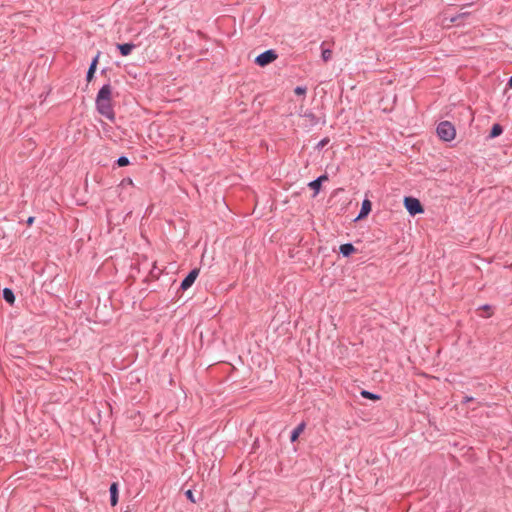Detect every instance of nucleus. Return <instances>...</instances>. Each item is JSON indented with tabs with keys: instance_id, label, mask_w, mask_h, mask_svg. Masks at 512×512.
<instances>
[{
	"instance_id": "nucleus-6",
	"label": "nucleus",
	"mask_w": 512,
	"mask_h": 512,
	"mask_svg": "<svg viewBox=\"0 0 512 512\" xmlns=\"http://www.w3.org/2000/svg\"><path fill=\"white\" fill-rule=\"evenodd\" d=\"M198 275H199V269H197V268L192 269L188 273V275L182 280V282L180 284V288L182 290H187L188 288H190L193 285V283L195 282Z\"/></svg>"
},
{
	"instance_id": "nucleus-20",
	"label": "nucleus",
	"mask_w": 512,
	"mask_h": 512,
	"mask_svg": "<svg viewBox=\"0 0 512 512\" xmlns=\"http://www.w3.org/2000/svg\"><path fill=\"white\" fill-rule=\"evenodd\" d=\"M294 92L296 95H304L306 93V87H303V86H297L295 89H294Z\"/></svg>"
},
{
	"instance_id": "nucleus-27",
	"label": "nucleus",
	"mask_w": 512,
	"mask_h": 512,
	"mask_svg": "<svg viewBox=\"0 0 512 512\" xmlns=\"http://www.w3.org/2000/svg\"><path fill=\"white\" fill-rule=\"evenodd\" d=\"M127 184H132V180L130 178L127 179Z\"/></svg>"
},
{
	"instance_id": "nucleus-9",
	"label": "nucleus",
	"mask_w": 512,
	"mask_h": 512,
	"mask_svg": "<svg viewBox=\"0 0 512 512\" xmlns=\"http://www.w3.org/2000/svg\"><path fill=\"white\" fill-rule=\"evenodd\" d=\"M135 47L133 43L117 44V48L122 56H128Z\"/></svg>"
},
{
	"instance_id": "nucleus-16",
	"label": "nucleus",
	"mask_w": 512,
	"mask_h": 512,
	"mask_svg": "<svg viewBox=\"0 0 512 512\" xmlns=\"http://www.w3.org/2000/svg\"><path fill=\"white\" fill-rule=\"evenodd\" d=\"M361 396L366 398V399H370V400H379L380 399V396L378 394H374L370 391H367V390H362L361 391Z\"/></svg>"
},
{
	"instance_id": "nucleus-2",
	"label": "nucleus",
	"mask_w": 512,
	"mask_h": 512,
	"mask_svg": "<svg viewBox=\"0 0 512 512\" xmlns=\"http://www.w3.org/2000/svg\"><path fill=\"white\" fill-rule=\"evenodd\" d=\"M471 17V13L468 11H461L460 13L454 16H448L445 14L442 19V25L444 27H451V25L455 24L456 26H462L465 24L466 19Z\"/></svg>"
},
{
	"instance_id": "nucleus-23",
	"label": "nucleus",
	"mask_w": 512,
	"mask_h": 512,
	"mask_svg": "<svg viewBox=\"0 0 512 512\" xmlns=\"http://www.w3.org/2000/svg\"><path fill=\"white\" fill-rule=\"evenodd\" d=\"M34 221H35V217L30 216V217H28V219L26 220V224H27L28 226H31V225L34 223Z\"/></svg>"
},
{
	"instance_id": "nucleus-12",
	"label": "nucleus",
	"mask_w": 512,
	"mask_h": 512,
	"mask_svg": "<svg viewBox=\"0 0 512 512\" xmlns=\"http://www.w3.org/2000/svg\"><path fill=\"white\" fill-rule=\"evenodd\" d=\"M95 71H96V56L92 57L90 66H89L87 74H86V80L88 82H90L93 79Z\"/></svg>"
},
{
	"instance_id": "nucleus-25",
	"label": "nucleus",
	"mask_w": 512,
	"mask_h": 512,
	"mask_svg": "<svg viewBox=\"0 0 512 512\" xmlns=\"http://www.w3.org/2000/svg\"><path fill=\"white\" fill-rule=\"evenodd\" d=\"M481 309H482V310L490 311V310H491V306H490V305H488V304H485V305L481 306Z\"/></svg>"
},
{
	"instance_id": "nucleus-17",
	"label": "nucleus",
	"mask_w": 512,
	"mask_h": 512,
	"mask_svg": "<svg viewBox=\"0 0 512 512\" xmlns=\"http://www.w3.org/2000/svg\"><path fill=\"white\" fill-rule=\"evenodd\" d=\"M304 426H305V424H304V423H301L300 425H298V426H297V427L292 431L291 436H290L291 441H295V440L298 438V436H299L300 432L303 430Z\"/></svg>"
},
{
	"instance_id": "nucleus-21",
	"label": "nucleus",
	"mask_w": 512,
	"mask_h": 512,
	"mask_svg": "<svg viewBox=\"0 0 512 512\" xmlns=\"http://www.w3.org/2000/svg\"><path fill=\"white\" fill-rule=\"evenodd\" d=\"M328 143H329V138H324L318 142L316 148L321 149V148L325 147Z\"/></svg>"
},
{
	"instance_id": "nucleus-22",
	"label": "nucleus",
	"mask_w": 512,
	"mask_h": 512,
	"mask_svg": "<svg viewBox=\"0 0 512 512\" xmlns=\"http://www.w3.org/2000/svg\"><path fill=\"white\" fill-rule=\"evenodd\" d=\"M185 495L186 497L192 502V503H195L196 500L194 499V495H193V492L191 490H187L185 492Z\"/></svg>"
},
{
	"instance_id": "nucleus-14",
	"label": "nucleus",
	"mask_w": 512,
	"mask_h": 512,
	"mask_svg": "<svg viewBox=\"0 0 512 512\" xmlns=\"http://www.w3.org/2000/svg\"><path fill=\"white\" fill-rule=\"evenodd\" d=\"M503 133V127L500 124H494L490 130L489 138L493 139Z\"/></svg>"
},
{
	"instance_id": "nucleus-1",
	"label": "nucleus",
	"mask_w": 512,
	"mask_h": 512,
	"mask_svg": "<svg viewBox=\"0 0 512 512\" xmlns=\"http://www.w3.org/2000/svg\"><path fill=\"white\" fill-rule=\"evenodd\" d=\"M437 135L444 141H452L455 138V127L449 121H442L436 129Z\"/></svg>"
},
{
	"instance_id": "nucleus-15",
	"label": "nucleus",
	"mask_w": 512,
	"mask_h": 512,
	"mask_svg": "<svg viewBox=\"0 0 512 512\" xmlns=\"http://www.w3.org/2000/svg\"><path fill=\"white\" fill-rule=\"evenodd\" d=\"M321 58L324 62H328L332 58V50L324 47V43L321 44Z\"/></svg>"
},
{
	"instance_id": "nucleus-8",
	"label": "nucleus",
	"mask_w": 512,
	"mask_h": 512,
	"mask_svg": "<svg viewBox=\"0 0 512 512\" xmlns=\"http://www.w3.org/2000/svg\"><path fill=\"white\" fill-rule=\"evenodd\" d=\"M109 493H110V504L111 506H116L118 503V483L113 482L109 487Z\"/></svg>"
},
{
	"instance_id": "nucleus-24",
	"label": "nucleus",
	"mask_w": 512,
	"mask_h": 512,
	"mask_svg": "<svg viewBox=\"0 0 512 512\" xmlns=\"http://www.w3.org/2000/svg\"><path fill=\"white\" fill-rule=\"evenodd\" d=\"M317 179H319V180H320V183L322 184V182H323V181H325V180H327V179H328V177H327V175H321V176H319Z\"/></svg>"
},
{
	"instance_id": "nucleus-26",
	"label": "nucleus",
	"mask_w": 512,
	"mask_h": 512,
	"mask_svg": "<svg viewBox=\"0 0 512 512\" xmlns=\"http://www.w3.org/2000/svg\"><path fill=\"white\" fill-rule=\"evenodd\" d=\"M509 86L512 88V76L509 78V82H508Z\"/></svg>"
},
{
	"instance_id": "nucleus-18",
	"label": "nucleus",
	"mask_w": 512,
	"mask_h": 512,
	"mask_svg": "<svg viewBox=\"0 0 512 512\" xmlns=\"http://www.w3.org/2000/svg\"><path fill=\"white\" fill-rule=\"evenodd\" d=\"M308 186L314 190L315 194H317L320 190V187H321V183H320V180L319 179H315L313 181H311Z\"/></svg>"
},
{
	"instance_id": "nucleus-13",
	"label": "nucleus",
	"mask_w": 512,
	"mask_h": 512,
	"mask_svg": "<svg viewBox=\"0 0 512 512\" xmlns=\"http://www.w3.org/2000/svg\"><path fill=\"white\" fill-rule=\"evenodd\" d=\"M3 299L9 303L13 304L15 301V295L12 289L10 288H4L2 293Z\"/></svg>"
},
{
	"instance_id": "nucleus-3",
	"label": "nucleus",
	"mask_w": 512,
	"mask_h": 512,
	"mask_svg": "<svg viewBox=\"0 0 512 512\" xmlns=\"http://www.w3.org/2000/svg\"><path fill=\"white\" fill-rule=\"evenodd\" d=\"M278 58V54L275 50L269 49L259 54L254 62L260 67H265L275 61Z\"/></svg>"
},
{
	"instance_id": "nucleus-19",
	"label": "nucleus",
	"mask_w": 512,
	"mask_h": 512,
	"mask_svg": "<svg viewBox=\"0 0 512 512\" xmlns=\"http://www.w3.org/2000/svg\"><path fill=\"white\" fill-rule=\"evenodd\" d=\"M130 161L129 159L126 157V156H121L117 159L116 161V164L119 166V167H124V166H127L129 165Z\"/></svg>"
},
{
	"instance_id": "nucleus-28",
	"label": "nucleus",
	"mask_w": 512,
	"mask_h": 512,
	"mask_svg": "<svg viewBox=\"0 0 512 512\" xmlns=\"http://www.w3.org/2000/svg\"><path fill=\"white\" fill-rule=\"evenodd\" d=\"M470 5H471V4L465 5V7H466V6H470ZM461 10H464V6H463V7H461Z\"/></svg>"
},
{
	"instance_id": "nucleus-5",
	"label": "nucleus",
	"mask_w": 512,
	"mask_h": 512,
	"mask_svg": "<svg viewBox=\"0 0 512 512\" xmlns=\"http://www.w3.org/2000/svg\"><path fill=\"white\" fill-rule=\"evenodd\" d=\"M98 113L107 118L110 121L115 120L114 107L111 101L98 102Z\"/></svg>"
},
{
	"instance_id": "nucleus-7",
	"label": "nucleus",
	"mask_w": 512,
	"mask_h": 512,
	"mask_svg": "<svg viewBox=\"0 0 512 512\" xmlns=\"http://www.w3.org/2000/svg\"><path fill=\"white\" fill-rule=\"evenodd\" d=\"M112 98V87L110 84H104L98 90V102L111 101Z\"/></svg>"
},
{
	"instance_id": "nucleus-4",
	"label": "nucleus",
	"mask_w": 512,
	"mask_h": 512,
	"mask_svg": "<svg viewBox=\"0 0 512 512\" xmlns=\"http://www.w3.org/2000/svg\"><path fill=\"white\" fill-rule=\"evenodd\" d=\"M404 206L411 216L423 213L424 209L417 198L405 197Z\"/></svg>"
},
{
	"instance_id": "nucleus-11",
	"label": "nucleus",
	"mask_w": 512,
	"mask_h": 512,
	"mask_svg": "<svg viewBox=\"0 0 512 512\" xmlns=\"http://www.w3.org/2000/svg\"><path fill=\"white\" fill-rule=\"evenodd\" d=\"M371 211V202L369 200H364L362 202L361 210L358 215V219L366 217Z\"/></svg>"
},
{
	"instance_id": "nucleus-10",
	"label": "nucleus",
	"mask_w": 512,
	"mask_h": 512,
	"mask_svg": "<svg viewBox=\"0 0 512 512\" xmlns=\"http://www.w3.org/2000/svg\"><path fill=\"white\" fill-rule=\"evenodd\" d=\"M356 251L355 247L351 243H345L342 244L339 248L340 254H342L344 257H349L351 254H353Z\"/></svg>"
}]
</instances>
